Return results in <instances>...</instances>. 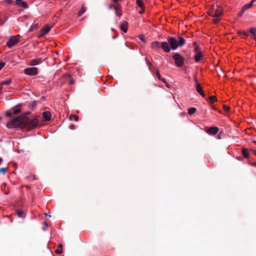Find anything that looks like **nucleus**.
Listing matches in <instances>:
<instances>
[{"label": "nucleus", "mask_w": 256, "mask_h": 256, "mask_svg": "<svg viewBox=\"0 0 256 256\" xmlns=\"http://www.w3.org/2000/svg\"><path fill=\"white\" fill-rule=\"evenodd\" d=\"M28 114L29 113H24V114ZM38 124L39 120L38 118H28L27 115L22 114L12 118L7 123L6 126L8 128H26L30 130L36 128Z\"/></svg>", "instance_id": "nucleus-1"}, {"label": "nucleus", "mask_w": 256, "mask_h": 256, "mask_svg": "<svg viewBox=\"0 0 256 256\" xmlns=\"http://www.w3.org/2000/svg\"><path fill=\"white\" fill-rule=\"evenodd\" d=\"M170 47L172 50H176L178 46H182L186 43V40L181 36H178V40L174 37H170L168 38Z\"/></svg>", "instance_id": "nucleus-2"}, {"label": "nucleus", "mask_w": 256, "mask_h": 256, "mask_svg": "<svg viewBox=\"0 0 256 256\" xmlns=\"http://www.w3.org/2000/svg\"><path fill=\"white\" fill-rule=\"evenodd\" d=\"M173 58L175 60V64L178 67H182L183 66L184 62V58L182 57L178 53L174 54L172 56Z\"/></svg>", "instance_id": "nucleus-3"}, {"label": "nucleus", "mask_w": 256, "mask_h": 256, "mask_svg": "<svg viewBox=\"0 0 256 256\" xmlns=\"http://www.w3.org/2000/svg\"><path fill=\"white\" fill-rule=\"evenodd\" d=\"M20 36L18 34L17 36H14L10 37V40L6 42V46L10 48L14 45L18 43Z\"/></svg>", "instance_id": "nucleus-4"}, {"label": "nucleus", "mask_w": 256, "mask_h": 256, "mask_svg": "<svg viewBox=\"0 0 256 256\" xmlns=\"http://www.w3.org/2000/svg\"><path fill=\"white\" fill-rule=\"evenodd\" d=\"M24 72L25 74L28 76H36L38 73V68L35 67L26 68L24 70Z\"/></svg>", "instance_id": "nucleus-5"}, {"label": "nucleus", "mask_w": 256, "mask_h": 256, "mask_svg": "<svg viewBox=\"0 0 256 256\" xmlns=\"http://www.w3.org/2000/svg\"><path fill=\"white\" fill-rule=\"evenodd\" d=\"M52 27V25L50 24H46L42 27L40 30V33L38 35V38H40L48 33Z\"/></svg>", "instance_id": "nucleus-6"}, {"label": "nucleus", "mask_w": 256, "mask_h": 256, "mask_svg": "<svg viewBox=\"0 0 256 256\" xmlns=\"http://www.w3.org/2000/svg\"><path fill=\"white\" fill-rule=\"evenodd\" d=\"M222 14V9L218 7L216 9L214 8L212 10L210 16L212 17H220Z\"/></svg>", "instance_id": "nucleus-7"}, {"label": "nucleus", "mask_w": 256, "mask_h": 256, "mask_svg": "<svg viewBox=\"0 0 256 256\" xmlns=\"http://www.w3.org/2000/svg\"><path fill=\"white\" fill-rule=\"evenodd\" d=\"M160 47L166 52H168L170 51V48L168 45V42H161Z\"/></svg>", "instance_id": "nucleus-8"}, {"label": "nucleus", "mask_w": 256, "mask_h": 256, "mask_svg": "<svg viewBox=\"0 0 256 256\" xmlns=\"http://www.w3.org/2000/svg\"><path fill=\"white\" fill-rule=\"evenodd\" d=\"M218 128L216 126H212L206 130V132L209 134H216L218 132Z\"/></svg>", "instance_id": "nucleus-9"}, {"label": "nucleus", "mask_w": 256, "mask_h": 256, "mask_svg": "<svg viewBox=\"0 0 256 256\" xmlns=\"http://www.w3.org/2000/svg\"><path fill=\"white\" fill-rule=\"evenodd\" d=\"M40 104H41V102L40 100L34 101L32 104L28 105V107L30 110H36L37 106Z\"/></svg>", "instance_id": "nucleus-10"}, {"label": "nucleus", "mask_w": 256, "mask_h": 256, "mask_svg": "<svg viewBox=\"0 0 256 256\" xmlns=\"http://www.w3.org/2000/svg\"><path fill=\"white\" fill-rule=\"evenodd\" d=\"M115 10V14L117 16H120L122 15L121 6L118 4H115L114 6Z\"/></svg>", "instance_id": "nucleus-11"}, {"label": "nucleus", "mask_w": 256, "mask_h": 256, "mask_svg": "<svg viewBox=\"0 0 256 256\" xmlns=\"http://www.w3.org/2000/svg\"><path fill=\"white\" fill-rule=\"evenodd\" d=\"M42 62V58H36V59H33L32 60H31L28 64L30 66H36V65H38L40 64L41 62Z\"/></svg>", "instance_id": "nucleus-12"}, {"label": "nucleus", "mask_w": 256, "mask_h": 256, "mask_svg": "<svg viewBox=\"0 0 256 256\" xmlns=\"http://www.w3.org/2000/svg\"><path fill=\"white\" fill-rule=\"evenodd\" d=\"M196 90L202 97H205V94L202 90V88L198 83H197L196 84Z\"/></svg>", "instance_id": "nucleus-13"}, {"label": "nucleus", "mask_w": 256, "mask_h": 256, "mask_svg": "<svg viewBox=\"0 0 256 256\" xmlns=\"http://www.w3.org/2000/svg\"><path fill=\"white\" fill-rule=\"evenodd\" d=\"M128 23L126 21H124L121 24L120 30L124 32H126L128 30Z\"/></svg>", "instance_id": "nucleus-14"}, {"label": "nucleus", "mask_w": 256, "mask_h": 256, "mask_svg": "<svg viewBox=\"0 0 256 256\" xmlns=\"http://www.w3.org/2000/svg\"><path fill=\"white\" fill-rule=\"evenodd\" d=\"M242 152L244 158H249V152L247 148H242Z\"/></svg>", "instance_id": "nucleus-15"}, {"label": "nucleus", "mask_w": 256, "mask_h": 256, "mask_svg": "<svg viewBox=\"0 0 256 256\" xmlns=\"http://www.w3.org/2000/svg\"><path fill=\"white\" fill-rule=\"evenodd\" d=\"M203 57V55L202 52H198V53H196L194 56V60L196 62H198Z\"/></svg>", "instance_id": "nucleus-16"}, {"label": "nucleus", "mask_w": 256, "mask_h": 256, "mask_svg": "<svg viewBox=\"0 0 256 256\" xmlns=\"http://www.w3.org/2000/svg\"><path fill=\"white\" fill-rule=\"evenodd\" d=\"M44 121H49L51 120V113H42Z\"/></svg>", "instance_id": "nucleus-17"}, {"label": "nucleus", "mask_w": 256, "mask_h": 256, "mask_svg": "<svg viewBox=\"0 0 256 256\" xmlns=\"http://www.w3.org/2000/svg\"><path fill=\"white\" fill-rule=\"evenodd\" d=\"M16 213L18 216L21 218H24L26 216V214H24V212L20 210H16Z\"/></svg>", "instance_id": "nucleus-18"}, {"label": "nucleus", "mask_w": 256, "mask_h": 256, "mask_svg": "<svg viewBox=\"0 0 256 256\" xmlns=\"http://www.w3.org/2000/svg\"><path fill=\"white\" fill-rule=\"evenodd\" d=\"M156 76L158 77V78L159 80H162V82H163L164 83L166 82L165 78H161L160 71L158 69L156 70Z\"/></svg>", "instance_id": "nucleus-19"}, {"label": "nucleus", "mask_w": 256, "mask_h": 256, "mask_svg": "<svg viewBox=\"0 0 256 256\" xmlns=\"http://www.w3.org/2000/svg\"><path fill=\"white\" fill-rule=\"evenodd\" d=\"M250 32L254 36V39L256 40V28H252L250 29Z\"/></svg>", "instance_id": "nucleus-20"}, {"label": "nucleus", "mask_w": 256, "mask_h": 256, "mask_svg": "<svg viewBox=\"0 0 256 256\" xmlns=\"http://www.w3.org/2000/svg\"><path fill=\"white\" fill-rule=\"evenodd\" d=\"M160 46V44L158 41L154 42L151 44L152 47L154 48H159Z\"/></svg>", "instance_id": "nucleus-21"}, {"label": "nucleus", "mask_w": 256, "mask_h": 256, "mask_svg": "<svg viewBox=\"0 0 256 256\" xmlns=\"http://www.w3.org/2000/svg\"><path fill=\"white\" fill-rule=\"evenodd\" d=\"M16 4L17 5L20 6L22 8H27V4L26 2L24 1H22V0L18 2H16Z\"/></svg>", "instance_id": "nucleus-22"}, {"label": "nucleus", "mask_w": 256, "mask_h": 256, "mask_svg": "<svg viewBox=\"0 0 256 256\" xmlns=\"http://www.w3.org/2000/svg\"><path fill=\"white\" fill-rule=\"evenodd\" d=\"M86 11V8L84 6H82L80 10L78 12V16H82Z\"/></svg>", "instance_id": "nucleus-23"}, {"label": "nucleus", "mask_w": 256, "mask_h": 256, "mask_svg": "<svg viewBox=\"0 0 256 256\" xmlns=\"http://www.w3.org/2000/svg\"><path fill=\"white\" fill-rule=\"evenodd\" d=\"M136 4L140 8H144V4L142 0H136Z\"/></svg>", "instance_id": "nucleus-24"}, {"label": "nucleus", "mask_w": 256, "mask_h": 256, "mask_svg": "<svg viewBox=\"0 0 256 256\" xmlns=\"http://www.w3.org/2000/svg\"><path fill=\"white\" fill-rule=\"evenodd\" d=\"M193 44L194 47V52L196 53H198V52H201L200 50V48L198 45V44H196V42H194Z\"/></svg>", "instance_id": "nucleus-25"}, {"label": "nucleus", "mask_w": 256, "mask_h": 256, "mask_svg": "<svg viewBox=\"0 0 256 256\" xmlns=\"http://www.w3.org/2000/svg\"><path fill=\"white\" fill-rule=\"evenodd\" d=\"M58 248L55 250V252L57 254H60L62 252V244H60L58 245Z\"/></svg>", "instance_id": "nucleus-26"}, {"label": "nucleus", "mask_w": 256, "mask_h": 256, "mask_svg": "<svg viewBox=\"0 0 256 256\" xmlns=\"http://www.w3.org/2000/svg\"><path fill=\"white\" fill-rule=\"evenodd\" d=\"M209 102L211 104H212L214 102L216 101L217 98L215 96H210L208 97Z\"/></svg>", "instance_id": "nucleus-27"}, {"label": "nucleus", "mask_w": 256, "mask_h": 256, "mask_svg": "<svg viewBox=\"0 0 256 256\" xmlns=\"http://www.w3.org/2000/svg\"><path fill=\"white\" fill-rule=\"evenodd\" d=\"M78 119V117L76 114H70V120H74L76 121H77Z\"/></svg>", "instance_id": "nucleus-28"}, {"label": "nucleus", "mask_w": 256, "mask_h": 256, "mask_svg": "<svg viewBox=\"0 0 256 256\" xmlns=\"http://www.w3.org/2000/svg\"><path fill=\"white\" fill-rule=\"evenodd\" d=\"M11 82H12L11 79H8L6 80L3 81L0 84H2V86L4 85H4H9V84H11Z\"/></svg>", "instance_id": "nucleus-29"}, {"label": "nucleus", "mask_w": 256, "mask_h": 256, "mask_svg": "<svg viewBox=\"0 0 256 256\" xmlns=\"http://www.w3.org/2000/svg\"><path fill=\"white\" fill-rule=\"evenodd\" d=\"M38 28V24H33L30 28V31H33L35 30H36Z\"/></svg>", "instance_id": "nucleus-30"}, {"label": "nucleus", "mask_w": 256, "mask_h": 256, "mask_svg": "<svg viewBox=\"0 0 256 256\" xmlns=\"http://www.w3.org/2000/svg\"><path fill=\"white\" fill-rule=\"evenodd\" d=\"M20 111H21V110L19 106H18L16 108H13L12 112H20Z\"/></svg>", "instance_id": "nucleus-31"}, {"label": "nucleus", "mask_w": 256, "mask_h": 256, "mask_svg": "<svg viewBox=\"0 0 256 256\" xmlns=\"http://www.w3.org/2000/svg\"><path fill=\"white\" fill-rule=\"evenodd\" d=\"M146 63L148 65V69L150 70H151V65H152V64L148 61V60L146 58Z\"/></svg>", "instance_id": "nucleus-32"}, {"label": "nucleus", "mask_w": 256, "mask_h": 256, "mask_svg": "<svg viewBox=\"0 0 256 256\" xmlns=\"http://www.w3.org/2000/svg\"><path fill=\"white\" fill-rule=\"evenodd\" d=\"M222 106L225 111H228L230 110V107L227 105L223 104Z\"/></svg>", "instance_id": "nucleus-33"}, {"label": "nucleus", "mask_w": 256, "mask_h": 256, "mask_svg": "<svg viewBox=\"0 0 256 256\" xmlns=\"http://www.w3.org/2000/svg\"><path fill=\"white\" fill-rule=\"evenodd\" d=\"M8 168H0V174H4Z\"/></svg>", "instance_id": "nucleus-34"}, {"label": "nucleus", "mask_w": 256, "mask_h": 256, "mask_svg": "<svg viewBox=\"0 0 256 256\" xmlns=\"http://www.w3.org/2000/svg\"><path fill=\"white\" fill-rule=\"evenodd\" d=\"M250 6L248 4H245L242 6L243 10H246L250 8Z\"/></svg>", "instance_id": "nucleus-35"}, {"label": "nucleus", "mask_w": 256, "mask_h": 256, "mask_svg": "<svg viewBox=\"0 0 256 256\" xmlns=\"http://www.w3.org/2000/svg\"><path fill=\"white\" fill-rule=\"evenodd\" d=\"M196 108L194 107L190 108L188 109V112H196Z\"/></svg>", "instance_id": "nucleus-36"}, {"label": "nucleus", "mask_w": 256, "mask_h": 256, "mask_svg": "<svg viewBox=\"0 0 256 256\" xmlns=\"http://www.w3.org/2000/svg\"><path fill=\"white\" fill-rule=\"evenodd\" d=\"M238 34H244L245 36H248V34L244 31H239L238 32Z\"/></svg>", "instance_id": "nucleus-37"}, {"label": "nucleus", "mask_w": 256, "mask_h": 256, "mask_svg": "<svg viewBox=\"0 0 256 256\" xmlns=\"http://www.w3.org/2000/svg\"><path fill=\"white\" fill-rule=\"evenodd\" d=\"M215 18L214 19V23H218L220 21V18L218 17H214Z\"/></svg>", "instance_id": "nucleus-38"}, {"label": "nucleus", "mask_w": 256, "mask_h": 256, "mask_svg": "<svg viewBox=\"0 0 256 256\" xmlns=\"http://www.w3.org/2000/svg\"><path fill=\"white\" fill-rule=\"evenodd\" d=\"M244 11H245V10H243V8H242V10H241L240 12V14H238V16H240H240H241L243 14H244Z\"/></svg>", "instance_id": "nucleus-39"}, {"label": "nucleus", "mask_w": 256, "mask_h": 256, "mask_svg": "<svg viewBox=\"0 0 256 256\" xmlns=\"http://www.w3.org/2000/svg\"><path fill=\"white\" fill-rule=\"evenodd\" d=\"M5 66V62H0V70Z\"/></svg>", "instance_id": "nucleus-40"}, {"label": "nucleus", "mask_w": 256, "mask_h": 256, "mask_svg": "<svg viewBox=\"0 0 256 256\" xmlns=\"http://www.w3.org/2000/svg\"><path fill=\"white\" fill-rule=\"evenodd\" d=\"M256 2V0H252L249 4L250 6V7H252L254 4Z\"/></svg>", "instance_id": "nucleus-41"}, {"label": "nucleus", "mask_w": 256, "mask_h": 256, "mask_svg": "<svg viewBox=\"0 0 256 256\" xmlns=\"http://www.w3.org/2000/svg\"><path fill=\"white\" fill-rule=\"evenodd\" d=\"M44 227L43 228V230H45L46 228L48 226V225L47 222H44Z\"/></svg>", "instance_id": "nucleus-42"}, {"label": "nucleus", "mask_w": 256, "mask_h": 256, "mask_svg": "<svg viewBox=\"0 0 256 256\" xmlns=\"http://www.w3.org/2000/svg\"><path fill=\"white\" fill-rule=\"evenodd\" d=\"M250 151L252 152L255 155H256V150L254 148H250Z\"/></svg>", "instance_id": "nucleus-43"}, {"label": "nucleus", "mask_w": 256, "mask_h": 256, "mask_svg": "<svg viewBox=\"0 0 256 256\" xmlns=\"http://www.w3.org/2000/svg\"><path fill=\"white\" fill-rule=\"evenodd\" d=\"M46 100V98L44 96H42L40 98V100L41 102H42V100Z\"/></svg>", "instance_id": "nucleus-44"}, {"label": "nucleus", "mask_w": 256, "mask_h": 256, "mask_svg": "<svg viewBox=\"0 0 256 256\" xmlns=\"http://www.w3.org/2000/svg\"><path fill=\"white\" fill-rule=\"evenodd\" d=\"M8 4H11L12 2V0H4Z\"/></svg>", "instance_id": "nucleus-45"}, {"label": "nucleus", "mask_w": 256, "mask_h": 256, "mask_svg": "<svg viewBox=\"0 0 256 256\" xmlns=\"http://www.w3.org/2000/svg\"><path fill=\"white\" fill-rule=\"evenodd\" d=\"M144 8H141V10L139 12V13L140 14H142L144 13Z\"/></svg>", "instance_id": "nucleus-46"}, {"label": "nucleus", "mask_w": 256, "mask_h": 256, "mask_svg": "<svg viewBox=\"0 0 256 256\" xmlns=\"http://www.w3.org/2000/svg\"><path fill=\"white\" fill-rule=\"evenodd\" d=\"M68 83H69L70 84H73L74 83V80H73L71 79L69 81Z\"/></svg>", "instance_id": "nucleus-47"}, {"label": "nucleus", "mask_w": 256, "mask_h": 256, "mask_svg": "<svg viewBox=\"0 0 256 256\" xmlns=\"http://www.w3.org/2000/svg\"><path fill=\"white\" fill-rule=\"evenodd\" d=\"M12 113H6V116L7 117H10L12 116Z\"/></svg>", "instance_id": "nucleus-48"}, {"label": "nucleus", "mask_w": 256, "mask_h": 256, "mask_svg": "<svg viewBox=\"0 0 256 256\" xmlns=\"http://www.w3.org/2000/svg\"><path fill=\"white\" fill-rule=\"evenodd\" d=\"M140 40H142V41H144V38H143V36H140Z\"/></svg>", "instance_id": "nucleus-49"}, {"label": "nucleus", "mask_w": 256, "mask_h": 256, "mask_svg": "<svg viewBox=\"0 0 256 256\" xmlns=\"http://www.w3.org/2000/svg\"><path fill=\"white\" fill-rule=\"evenodd\" d=\"M66 78H70V76L69 74H66L64 76Z\"/></svg>", "instance_id": "nucleus-50"}, {"label": "nucleus", "mask_w": 256, "mask_h": 256, "mask_svg": "<svg viewBox=\"0 0 256 256\" xmlns=\"http://www.w3.org/2000/svg\"><path fill=\"white\" fill-rule=\"evenodd\" d=\"M114 5L110 4V6H109V8H114Z\"/></svg>", "instance_id": "nucleus-51"}, {"label": "nucleus", "mask_w": 256, "mask_h": 256, "mask_svg": "<svg viewBox=\"0 0 256 256\" xmlns=\"http://www.w3.org/2000/svg\"><path fill=\"white\" fill-rule=\"evenodd\" d=\"M194 81L196 82V84H197V83H198V80H197L196 77H195V78H194Z\"/></svg>", "instance_id": "nucleus-52"}, {"label": "nucleus", "mask_w": 256, "mask_h": 256, "mask_svg": "<svg viewBox=\"0 0 256 256\" xmlns=\"http://www.w3.org/2000/svg\"><path fill=\"white\" fill-rule=\"evenodd\" d=\"M221 134H222L221 132H220L218 134V136L219 138H220Z\"/></svg>", "instance_id": "nucleus-53"}, {"label": "nucleus", "mask_w": 256, "mask_h": 256, "mask_svg": "<svg viewBox=\"0 0 256 256\" xmlns=\"http://www.w3.org/2000/svg\"><path fill=\"white\" fill-rule=\"evenodd\" d=\"M2 84H1L0 83V90H2Z\"/></svg>", "instance_id": "nucleus-54"}, {"label": "nucleus", "mask_w": 256, "mask_h": 256, "mask_svg": "<svg viewBox=\"0 0 256 256\" xmlns=\"http://www.w3.org/2000/svg\"><path fill=\"white\" fill-rule=\"evenodd\" d=\"M2 161V159L1 158H0V164H1Z\"/></svg>", "instance_id": "nucleus-55"}, {"label": "nucleus", "mask_w": 256, "mask_h": 256, "mask_svg": "<svg viewBox=\"0 0 256 256\" xmlns=\"http://www.w3.org/2000/svg\"><path fill=\"white\" fill-rule=\"evenodd\" d=\"M213 110H216V107H213Z\"/></svg>", "instance_id": "nucleus-56"}, {"label": "nucleus", "mask_w": 256, "mask_h": 256, "mask_svg": "<svg viewBox=\"0 0 256 256\" xmlns=\"http://www.w3.org/2000/svg\"><path fill=\"white\" fill-rule=\"evenodd\" d=\"M114 2H116L119 0H112Z\"/></svg>", "instance_id": "nucleus-57"}, {"label": "nucleus", "mask_w": 256, "mask_h": 256, "mask_svg": "<svg viewBox=\"0 0 256 256\" xmlns=\"http://www.w3.org/2000/svg\"><path fill=\"white\" fill-rule=\"evenodd\" d=\"M252 142L256 144V140H253Z\"/></svg>", "instance_id": "nucleus-58"}, {"label": "nucleus", "mask_w": 256, "mask_h": 256, "mask_svg": "<svg viewBox=\"0 0 256 256\" xmlns=\"http://www.w3.org/2000/svg\"><path fill=\"white\" fill-rule=\"evenodd\" d=\"M116 38V36H113V37H112V38Z\"/></svg>", "instance_id": "nucleus-59"}, {"label": "nucleus", "mask_w": 256, "mask_h": 256, "mask_svg": "<svg viewBox=\"0 0 256 256\" xmlns=\"http://www.w3.org/2000/svg\"><path fill=\"white\" fill-rule=\"evenodd\" d=\"M45 215L47 216H48V215L46 213H45Z\"/></svg>", "instance_id": "nucleus-60"}, {"label": "nucleus", "mask_w": 256, "mask_h": 256, "mask_svg": "<svg viewBox=\"0 0 256 256\" xmlns=\"http://www.w3.org/2000/svg\"><path fill=\"white\" fill-rule=\"evenodd\" d=\"M194 114V113H192V112L188 113V114H190V115H191V114Z\"/></svg>", "instance_id": "nucleus-61"}, {"label": "nucleus", "mask_w": 256, "mask_h": 256, "mask_svg": "<svg viewBox=\"0 0 256 256\" xmlns=\"http://www.w3.org/2000/svg\"><path fill=\"white\" fill-rule=\"evenodd\" d=\"M44 112H49L48 110H46Z\"/></svg>", "instance_id": "nucleus-62"}, {"label": "nucleus", "mask_w": 256, "mask_h": 256, "mask_svg": "<svg viewBox=\"0 0 256 256\" xmlns=\"http://www.w3.org/2000/svg\"><path fill=\"white\" fill-rule=\"evenodd\" d=\"M218 112H221V111H220V110H218Z\"/></svg>", "instance_id": "nucleus-63"}, {"label": "nucleus", "mask_w": 256, "mask_h": 256, "mask_svg": "<svg viewBox=\"0 0 256 256\" xmlns=\"http://www.w3.org/2000/svg\"><path fill=\"white\" fill-rule=\"evenodd\" d=\"M48 217H51V216L50 215H48Z\"/></svg>", "instance_id": "nucleus-64"}]
</instances>
